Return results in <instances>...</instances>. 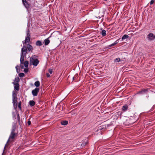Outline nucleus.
Instances as JSON below:
<instances>
[{
    "label": "nucleus",
    "instance_id": "obj_1",
    "mask_svg": "<svg viewBox=\"0 0 155 155\" xmlns=\"http://www.w3.org/2000/svg\"><path fill=\"white\" fill-rule=\"evenodd\" d=\"M35 55L32 56L30 58V64H32L34 66H37L39 63V61L38 59L35 58Z\"/></svg>",
    "mask_w": 155,
    "mask_h": 155
},
{
    "label": "nucleus",
    "instance_id": "obj_2",
    "mask_svg": "<svg viewBox=\"0 0 155 155\" xmlns=\"http://www.w3.org/2000/svg\"><path fill=\"white\" fill-rule=\"evenodd\" d=\"M134 118H130L127 119L124 122V124L127 126H130L134 124L136 121L135 120H133Z\"/></svg>",
    "mask_w": 155,
    "mask_h": 155
},
{
    "label": "nucleus",
    "instance_id": "obj_3",
    "mask_svg": "<svg viewBox=\"0 0 155 155\" xmlns=\"http://www.w3.org/2000/svg\"><path fill=\"white\" fill-rule=\"evenodd\" d=\"M146 38L148 41H152L155 39V35L152 33H150L147 35Z\"/></svg>",
    "mask_w": 155,
    "mask_h": 155
},
{
    "label": "nucleus",
    "instance_id": "obj_4",
    "mask_svg": "<svg viewBox=\"0 0 155 155\" xmlns=\"http://www.w3.org/2000/svg\"><path fill=\"white\" fill-rule=\"evenodd\" d=\"M148 92V88L144 89H141V90L138 91L137 93V94H140L141 95L144 94H146Z\"/></svg>",
    "mask_w": 155,
    "mask_h": 155
},
{
    "label": "nucleus",
    "instance_id": "obj_5",
    "mask_svg": "<svg viewBox=\"0 0 155 155\" xmlns=\"http://www.w3.org/2000/svg\"><path fill=\"white\" fill-rule=\"evenodd\" d=\"M27 51L28 50L26 47L25 46H24L23 48H21V55H26L27 54Z\"/></svg>",
    "mask_w": 155,
    "mask_h": 155
},
{
    "label": "nucleus",
    "instance_id": "obj_6",
    "mask_svg": "<svg viewBox=\"0 0 155 155\" xmlns=\"http://www.w3.org/2000/svg\"><path fill=\"white\" fill-rule=\"evenodd\" d=\"M17 137V134H16L15 131H12L10 134L9 139L8 140L7 142H8L9 139H14L15 137Z\"/></svg>",
    "mask_w": 155,
    "mask_h": 155
},
{
    "label": "nucleus",
    "instance_id": "obj_7",
    "mask_svg": "<svg viewBox=\"0 0 155 155\" xmlns=\"http://www.w3.org/2000/svg\"><path fill=\"white\" fill-rule=\"evenodd\" d=\"M39 88H36L35 89L32 90L31 93L34 96H36L38 95V92H39Z\"/></svg>",
    "mask_w": 155,
    "mask_h": 155
},
{
    "label": "nucleus",
    "instance_id": "obj_8",
    "mask_svg": "<svg viewBox=\"0 0 155 155\" xmlns=\"http://www.w3.org/2000/svg\"><path fill=\"white\" fill-rule=\"evenodd\" d=\"M107 128V125H101L98 127L97 130H101L104 131Z\"/></svg>",
    "mask_w": 155,
    "mask_h": 155
},
{
    "label": "nucleus",
    "instance_id": "obj_9",
    "mask_svg": "<svg viewBox=\"0 0 155 155\" xmlns=\"http://www.w3.org/2000/svg\"><path fill=\"white\" fill-rule=\"evenodd\" d=\"M12 83L13 84L14 86V89L18 91L19 89V84L18 83H15L14 82H12Z\"/></svg>",
    "mask_w": 155,
    "mask_h": 155
},
{
    "label": "nucleus",
    "instance_id": "obj_10",
    "mask_svg": "<svg viewBox=\"0 0 155 155\" xmlns=\"http://www.w3.org/2000/svg\"><path fill=\"white\" fill-rule=\"evenodd\" d=\"M28 50L29 51L31 52L32 51V50H33V48L32 46L29 44H28L27 46L26 47Z\"/></svg>",
    "mask_w": 155,
    "mask_h": 155
},
{
    "label": "nucleus",
    "instance_id": "obj_11",
    "mask_svg": "<svg viewBox=\"0 0 155 155\" xmlns=\"http://www.w3.org/2000/svg\"><path fill=\"white\" fill-rule=\"evenodd\" d=\"M128 107L127 104H125L122 106V110L124 112L126 111L128 109Z\"/></svg>",
    "mask_w": 155,
    "mask_h": 155
},
{
    "label": "nucleus",
    "instance_id": "obj_12",
    "mask_svg": "<svg viewBox=\"0 0 155 155\" xmlns=\"http://www.w3.org/2000/svg\"><path fill=\"white\" fill-rule=\"evenodd\" d=\"M17 98L15 97L12 98V103L14 105L17 106Z\"/></svg>",
    "mask_w": 155,
    "mask_h": 155
},
{
    "label": "nucleus",
    "instance_id": "obj_13",
    "mask_svg": "<svg viewBox=\"0 0 155 155\" xmlns=\"http://www.w3.org/2000/svg\"><path fill=\"white\" fill-rule=\"evenodd\" d=\"M50 38V37L45 39L44 41V43L45 44V45H48L50 42V41L49 39V38Z\"/></svg>",
    "mask_w": 155,
    "mask_h": 155
},
{
    "label": "nucleus",
    "instance_id": "obj_14",
    "mask_svg": "<svg viewBox=\"0 0 155 155\" xmlns=\"http://www.w3.org/2000/svg\"><path fill=\"white\" fill-rule=\"evenodd\" d=\"M25 55H21L20 61L21 64H23L24 62V57Z\"/></svg>",
    "mask_w": 155,
    "mask_h": 155
},
{
    "label": "nucleus",
    "instance_id": "obj_15",
    "mask_svg": "<svg viewBox=\"0 0 155 155\" xmlns=\"http://www.w3.org/2000/svg\"><path fill=\"white\" fill-rule=\"evenodd\" d=\"M16 125L17 123H13L11 130L12 131H15L16 128Z\"/></svg>",
    "mask_w": 155,
    "mask_h": 155
},
{
    "label": "nucleus",
    "instance_id": "obj_16",
    "mask_svg": "<svg viewBox=\"0 0 155 155\" xmlns=\"http://www.w3.org/2000/svg\"><path fill=\"white\" fill-rule=\"evenodd\" d=\"M35 45L37 46H41L42 45V43L41 41L38 40L36 41Z\"/></svg>",
    "mask_w": 155,
    "mask_h": 155
},
{
    "label": "nucleus",
    "instance_id": "obj_17",
    "mask_svg": "<svg viewBox=\"0 0 155 155\" xmlns=\"http://www.w3.org/2000/svg\"><path fill=\"white\" fill-rule=\"evenodd\" d=\"M29 104L32 107L35 105V103L33 101H30L29 102Z\"/></svg>",
    "mask_w": 155,
    "mask_h": 155
},
{
    "label": "nucleus",
    "instance_id": "obj_18",
    "mask_svg": "<svg viewBox=\"0 0 155 155\" xmlns=\"http://www.w3.org/2000/svg\"><path fill=\"white\" fill-rule=\"evenodd\" d=\"M23 4L27 9H28L29 8L30 5L27 1H26V2H24V4Z\"/></svg>",
    "mask_w": 155,
    "mask_h": 155
},
{
    "label": "nucleus",
    "instance_id": "obj_19",
    "mask_svg": "<svg viewBox=\"0 0 155 155\" xmlns=\"http://www.w3.org/2000/svg\"><path fill=\"white\" fill-rule=\"evenodd\" d=\"M68 122L66 120H62L61 122V124L63 125H65L68 124Z\"/></svg>",
    "mask_w": 155,
    "mask_h": 155
},
{
    "label": "nucleus",
    "instance_id": "obj_20",
    "mask_svg": "<svg viewBox=\"0 0 155 155\" xmlns=\"http://www.w3.org/2000/svg\"><path fill=\"white\" fill-rule=\"evenodd\" d=\"M34 85L36 87H38L40 85V82L39 81H37L35 82Z\"/></svg>",
    "mask_w": 155,
    "mask_h": 155
},
{
    "label": "nucleus",
    "instance_id": "obj_21",
    "mask_svg": "<svg viewBox=\"0 0 155 155\" xmlns=\"http://www.w3.org/2000/svg\"><path fill=\"white\" fill-rule=\"evenodd\" d=\"M101 34L103 36H105L106 35V31L103 30L101 32Z\"/></svg>",
    "mask_w": 155,
    "mask_h": 155
},
{
    "label": "nucleus",
    "instance_id": "obj_22",
    "mask_svg": "<svg viewBox=\"0 0 155 155\" xmlns=\"http://www.w3.org/2000/svg\"><path fill=\"white\" fill-rule=\"evenodd\" d=\"M129 36L127 35H124L122 37V38L121 41H123V40L128 38L129 37Z\"/></svg>",
    "mask_w": 155,
    "mask_h": 155
},
{
    "label": "nucleus",
    "instance_id": "obj_23",
    "mask_svg": "<svg viewBox=\"0 0 155 155\" xmlns=\"http://www.w3.org/2000/svg\"><path fill=\"white\" fill-rule=\"evenodd\" d=\"M28 61H25V62H24L23 64H24L25 67L28 68Z\"/></svg>",
    "mask_w": 155,
    "mask_h": 155
},
{
    "label": "nucleus",
    "instance_id": "obj_24",
    "mask_svg": "<svg viewBox=\"0 0 155 155\" xmlns=\"http://www.w3.org/2000/svg\"><path fill=\"white\" fill-rule=\"evenodd\" d=\"M17 120H18V122L19 124H20V123H21V120H20L19 115V114L18 113L17 114Z\"/></svg>",
    "mask_w": 155,
    "mask_h": 155
},
{
    "label": "nucleus",
    "instance_id": "obj_25",
    "mask_svg": "<svg viewBox=\"0 0 155 155\" xmlns=\"http://www.w3.org/2000/svg\"><path fill=\"white\" fill-rule=\"evenodd\" d=\"M12 98L17 97V94L15 92V91H13L12 92Z\"/></svg>",
    "mask_w": 155,
    "mask_h": 155
},
{
    "label": "nucleus",
    "instance_id": "obj_26",
    "mask_svg": "<svg viewBox=\"0 0 155 155\" xmlns=\"http://www.w3.org/2000/svg\"><path fill=\"white\" fill-rule=\"evenodd\" d=\"M19 81L20 79L18 77H17L15 78V80H14L15 82L18 83L19 82Z\"/></svg>",
    "mask_w": 155,
    "mask_h": 155
},
{
    "label": "nucleus",
    "instance_id": "obj_27",
    "mask_svg": "<svg viewBox=\"0 0 155 155\" xmlns=\"http://www.w3.org/2000/svg\"><path fill=\"white\" fill-rule=\"evenodd\" d=\"M25 42H28L30 41V37H26L25 40Z\"/></svg>",
    "mask_w": 155,
    "mask_h": 155
},
{
    "label": "nucleus",
    "instance_id": "obj_28",
    "mask_svg": "<svg viewBox=\"0 0 155 155\" xmlns=\"http://www.w3.org/2000/svg\"><path fill=\"white\" fill-rule=\"evenodd\" d=\"M120 60L119 58H117L114 60V61L115 62H118L120 61Z\"/></svg>",
    "mask_w": 155,
    "mask_h": 155
},
{
    "label": "nucleus",
    "instance_id": "obj_29",
    "mask_svg": "<svg viewBox=\"0 0 155 155\" xmlns=\"http://www.w3.org/2000/svg\"><path fill=\"white\" fill-rule=\"evenodd\" d=\"M27 37H30V34L29 33L30 32L29 30L28 29L27 31Z\"/></svg>",
    "mask_w": 155,
    "mask_h": 155
},
{
    "label": "nucleus",
    "instance_id": "obj_30",
    "mask_svg": "<svg viewBox=\"0 0 155 155\" xmlns=\"http://www.w3.org/2000/svg\"><path fill=\"white\" fill-rule=\"evenodd\" d=\"M18 107L20 109V110H21V101H20L18 103Z\"/></svg>",
    "mask_w": 155,
    "mask_h": 155
},
{
    "label": "nucleus",
    "instance_id": "obj_31",
    "mask_svg": "<svg viewBox=\"0 0 155 155\" xmlns=\"http://www.w3.org/2000/svg\"><path fill=\"white\" fill-rule=\"evenodd\" d=\"M25 75V74L23 73H20L19 74V76L21 78L23 77Z\"/></svg>",
    "mask_w": 155,
    "mask_h": 155
},
{
    "label": "nucleus",
    "instance_id": "obj_32",
    "mask_svg": "<svg viewBox=\"0 0 155 155\" xmlns=\"http://www.w3.org/2000/svg\"><path fill=\"white\" fill-rule=\"evenodd\" d=\"M115 45V44L114 43H113L111 45H109L108 46V48H110L112 46H113Z\"/></svg>",
    "mask_w": 155,
    "mask_h": 155
},
{
    "label": "nucleus",
    "instance_id": "obj_33",
    "mask_svg": "<svg viewBox=\"0 0 155 155\" xmlns=\"http://www.w3.org/2000/svg\"><path fill=\"white\" fill-rule=\"evenodd\" d=\"M115 45V44L114 43H113L111 45H109L108 46V48H110L112 46H113Z\"/></svg>",
    "mask_w": 155,
    "mask_h": 155
},
{
    "label": "nucleus",
    "instance_id": "obj_34",
    "mask_svg": "<svg viewBox=\"0 0 155 155\" xmlns=\"http://www.w3.org/2000/svg\"><path fill=\"white\" fill-rule=\"evenodd\" d=\"M87 141H86L85 143H83L81 144V146H85L86 144H87Z\"/></svg>",
    "mask_w": 155,
    "mask_h": 155
},
{
    "label": "nucleus",
    "instance_id": "obj_35",
    "mask_svg": "<svg viewBox=\"0 0 155 155\" xmlns=\"http://www.w3.org/2000/svg\"><path fill=\"white\" fill-rule=\"evenodd\" d=\"M120 38H119L114 43L115 45L118 43L119 40H120Z\"/></svg>",
    "mask_w": 155,
    "mask_h": 155
},
{
    "label": "nucleus",
    "instance_id": "obj_36",
    "mask_svg": "<svg viewBox=\"0 0 155 155\" xmlns=\"http://www.w3.org/2000/svg\"><path fill=\"white\" fill-rule=\"evenodd\" d=\"M18 67L19 68V66L17 65L16 67H15V68L16 69V71L17 72V73H18V72L19 71H20V70H19V71H18Z\"/></svg>",
    "mask_w": 155,
    "mask_h": 155
},
{
    "label": "nucleus",
    "instance_id": "obj_37",
    "mask_svg": "<svg viewBox=\"0 0 155 155\" xmlns=\"http://www.w3.org/2000/svg\"><path fill=\"white\" fill-rule=\"evenodd\" d=\"M28 71V68H25L24 70V71L25 73H27Z\"/></svg>",
    "mask_w": 155,
    "mask_h": 155
},
{
    "label": "nucleus",
    "instance_id": "obj_38",
    "mask_svg": "<svg viewBox=\"0 0 155 155\" xmlns=\"http://www.w3.org/2000/svg\"><path fill=\"white\" fill-rule=\"evenodd\" d=\"M78 74H76L74 76V77H73V80H75V79H76L77 77H78Z\"/></svg>",
    "mask_w": 155,
    "mask_h": 155
},
{
    "label": "nucleus",
    "instance_id": "obj_39",
    "mask_svg": "<svg viewBox=\"0 0 155 155\" xmlns=\"http://www.w3.org/2000/svg\"><path fill=\"white\" fill-rule=\"evenodd\" d=\"M49 72L50 74H52L53 72L52 69H50L49 70Z\"/></svg>",
    "mask_w": 155,
    "mask_h": 155
},
{
    "label": "nucleus",
    "instance_id": "obj_40",
    "mask_svg": "<svg viewBox=\"0 0 155 155\" xmlns=\"http://www.w3.org/2000/svg\"><path fill=\"white\" fill-rule=\"evenodd\" d=\"M154 0H151L150 1V5H152L154 3Z\"/></svg>",
    "mask_w": 155,
    "mask_h": 155
},
{
    "label": "nucleus",
    "instance_id": "obj_41",
    "mask_svg": "<svg viewBox=\"0 0 155 155\" xmlns=\"http://www.w3.org/2000/svg\"><path fill=\"white\" fill-rule=\"evenodd\" d=\"M27 123H28V125H30L31 124V122L30 120H28Z\"/></svg>",
    "mask_w": 155,
    "mask_h": 155
},
{
    "label": "nucleus",
    "instance_id": "obj_42",
    "mask_svg": "<svg viewBox=\"0 0 155 155\" xmlns=\"http://www.w3.org/2000/svg\"><path fill=\"white\" fill-rule=\"evenodd\" d=\"M46 75L47 78H49L50 77V75L48 73H47L46 74Z\"/></svg>",
    "mask_w": 155,
    "mask_h": 155
},
{
    "label": "nucleus",
    "instance_id": "obj_43",
    "mask_svg": "<svg viewBox=\"0 0 155 155\" xmlns=\"http://www.w3.org/2000/svg\"><path fill=\"white\" fill-rule=\"evenodd\" d=\"M27 43H28L27 42H25V40L24 41H22V43L23 44V45H24L25 44Z\"/></svg>",
    "mask_w": 155,
    "mask_h": 155
},
{
    "label": "nucleus",
    "instance_id": "obj_44",
    "mask_svg": "<svg viewBox=\"0 0 155 155\" xmlns=\"http://www.w3.org/2000/svg\"><path fill=\"white\" fill-rule=\"evenodd\" d=\"M22 2L23 4H24V2H26L27 1L26 0H22Z\"/></svg>",
    "mask_w": 155,
    "mask_h": 155
},
{
    "label": "nucleus",
    "instance_id": "obj_45",
    "mask_svg": "<svg viewBox=\"0 0 155 155\" xmlns=\"http://www.w3.org/2000/svg\"><path fill=\"white\" fill-rule=\"evenodd\" d=\"M106 125H107V128L111 125L110 124H108Z\"/></svg>",
    "mask_w": 155,
    "mask_h": 155
},
{
    "label": "nucleus",
    "instance_id": "obj_46",
    "mask_svg": "<svg viewBox=\"0 0 155 155\" xmlns=\"http://www.w3.org/2000/svg\"><path fill=\"white\" fill-rule=\"evenodd\" d=\"M21 69H23L24 68V66L23 65H21Z\"/></svg>",
    "mask_w": 155,
    "mask_h": 155
},
{
    "label": "nucleus",
    "instance_id": "obj_47",
    "mask_svg": "<svg viewBox=\"0 0 155 155\" xmlns=\"http://www.w3.org/2000/svg\"><path fill=\"white\" fill-rule=\"evenodd\" d=\"M153 110V107H152V108L150 110V111H151Z\"/></svg>",
    "mask_w": 155,
    "mask_h": 155
}]
</instances>
